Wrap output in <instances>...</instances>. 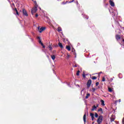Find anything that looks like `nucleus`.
Masks as SVG:
<instances>
[{"label": "nucleus", "mask_w": 124, "mask_h": 124, "mask_svg": "<svg viewBox=\"0 0 124 124\" xmlns=\"http://www.w3.org/2000/svg\"><path fill=\"white\" fill-rule=\"evenodd\" d=\"M102 121H103V116H99L98 119L97 120V123L98 124H100L101 123H102Z\"/></svg>", "instance_id": "1"}, {"label": "nucleus", "mask_w": 124, "mask_h": 124, "mask_svg": "<svg viewBox=\"0 0 124 124\" xmlns=\"http://www.w3.org/2000/svg\"><path fill=\"white\" fill-rule=\"evenodd\" d=\"M22 13L24 16H26V17H28L29 16V15H28L27 11L25 9H22Z\"/></svg>", "instance_id": "2"}, {"label": "nucleus", "mask_w": 124, "mask_h": 124, "mask_svg": "<svg viewBox=\"0 0 124 124\" xmlns=\"http://www.w3.org/2000/svg\"><path fill=\"white\" fill-rule=\"evenodd\" d=\"M36 11H37V9H36V7H33L31 10L32 15H33L34 13H36Z\"/></svg>", "instance_id": "3"}, {"label": "nucleus", "mask_w": 124, "mask_h": 124, "mask_svg": "<svg viewBox=\"0 0 124 124\" xmlns=\"http://www.w3.org/2000/svg\"><path fill=\"white\" fill-rule=\"evenodd\" d=\"M91 85H92V80L91 79L88 80L87 83V88L89 89L90 87H91Z\"/></svg>", "instance_id": "4"}, {"label": "nucleus", "mask_w": 124, "mask_h": 124, "mask_svg": "<svg viewBox=\"0 0 124 124\" xmlns=\"http://www.w3.org/2000/svg\"><path fill=\"white\" fill-rule=\"evenodd\" d=\"M74 1V0H72V1H66L65 2H62V4H66V3H71V2H73Z\"/></svg>", "instance_id": "5"}, {"label": "nucleus", "mask_w": 124, "mask_h": 124, "mask_svg": "<svg viewBox=\"0 0 124 124\" xmlns=\"http://www.w3.org/2000/svg\"><path fill=\"white\" fill-rule=\"evenodd\" d=\"M115 38L116 40H119V39H121V35L119 34H117L115 35Z\"/></svg>", "instance_id": "6"}, {"label": "nucleus", "mask_w": 124, "mask_h": 124, "mask_svg": "<svg viewBox=\"0 0 124 124\" xmlns=\"http://www.w3.org/2000/svg\"><path fill=\"white\" fill-rule=\"evenodd\" d=\"M90 116H91L92 121H93L94 120V114L93 113H91Z\"/></svg>", "instance_id": "7"}, {"label": "nucleus", "mask_w": 124, "mask_h": 124, "mask_svg": "<svg viewBox=\"0 0 124 124\" xmlns=\"http://www.w3.org/2000/svg\"><path fill=\"white\" fill-rule=\"evenodd\" d=\"M109 4L111 5V6H115V3L111 0H109Z\"/></svg>", "instance_id": "8"}, {"label": "nucleus", "mask_w": 124, "mask_h": 124, "mask_svg": "<svg viewBox=\"0 0 124 124\" xmlns=\"http://www.w3.org/2000/svg\"><path fill=\"white\" fill-rule=\"evenodd\" d=\"M114 78H115V77H113L110 78L109 79H108V81L109 82V83H111V82H113Z\"/></svg>", "instance_id": "9"}, {"label": "nucleus", "mask_w": 124, "mask_h": 124, "mask_svg": "<svg viewBox=\"0 0 124 124\" xmlns=\"http://www.w3.org/2000/svg\"><path fill=\"white\" fill-rule=\"evenodd\" d=\"M14 12H16V15L19 16V12H18V10H17V8H15L14 9Z\"/></svg>", "instance_id": "10"}, {"label": "nucleus", "mask_w": 124, "mask_h": 124, "mask_svg": "<svg viewBox=\"0 0 124 124\" xmlns=\"http://www.w3.org/2000/svg\"><path fill=\"white\" fill-rule=\"evenodd\" d=\"M46 28L45 27H42L41 28H40V30H39V32L40 33H41V32H42V31H45V30L46 29Z\"/></svg>", "instance_id": "11"}, {"label": "nucleus", "mask_w": 124, "mask_h": 124, "mask_svg": "<svg viewBox=\"0 0 124 124\" xmlns=\"http://www.w3.org/2000/svg\"><path fill=\"white\" fill-rule=\"evenodd\" d=\"M86 117H87V116H86V114H84V115L83 116V121H84V124L86 123Z\"/></svg>", "instance_id": "12"}, {"label": "nucleus", "mask_w": 124, "mask_h": 124, "mask_svg": "<svg viewBox=\"0 0 124 124\" xmlns=\"http://www.w3.org/2000/svg\"><path fill=\"white\" fill-rule=\"evenodd\" d=\"M58 45H59V47H60L61 48V49L63 48V46H62V44L61 43H59Z\"/></svg>", "instance_id": "13"}, {"label": "nucleus", "mask_w": 124, "mask_h": 124, "mask_svg": "<svg viewBox=\"0 0 124 124\" xmlns=\"http://www.w3.org/2000/svg\"><path fill=\"white\" fill-rule=\"evenodd\" d=\"M66 49H67L68 51H70V50H71V47H70V46H66Z\"/></svg>", "instance_id": "14"}, {"label": "nucleus", "mask_w": 124, "mask_h": 124, "mask_svg": "<svg viewBox=\"0 0 124 124\" xmlns=\"http://www.w3.org/2000/svg\"><path fill=\"white\" fill-rule=\"evenodd\" d=\"M90 96H91V94L87 93L86 96H85L86 99H88V98H89V97H90Z\"/></svg>", "instance_id": "15"}, {"label": "nucleus", "mask_w": 124, "mask_h": 124, "mask_svg": "<svg viewBox=\"0 0 124 124\" xmlns=\"http://www.w3.org/2000/svg\"><path fill=\"white\" fill-rule=\"evenodd\" d=\"M97 107L95 106H93V108L91 109V111H94V109H97Z\"/></svg>", "instance_id": "16"}, {"label": "nucleus", "mask_w": 124, "mask_h": 124, "mask_svg": "<svg viewBox=\"0 0 124 124\" xmlns=\"http://www.w3.org/2000/svg\"><path fill=\"white\" fill-rule=\"evenodd\" d=\"M98 112H101L102 114H103V110L102 109V108H100L98 109Z\"/></svg>", "instance_id": "17"}, {"label": "nucleus", "mask_w": 124, "mask_h": 124, "mask_svg": "<svg viewBox=\"0 0 124 124\" xmlns=\"http://www.w3.org/2000/svg\"><path fill=\"white\" fill-rule=\"evenodd\" d=\"M58 30V31H59V32H61V31H62V28L61 27H58L57 28Z\"/></svg>", "instance_id": "18"}, {"label": "nucleus", "mask_w": 124, "mask_h": 124, "mask_svg": "<svg viewBox=\"0 0 124 124\" xmlns=\"http://www.w3.org/2000/svg\"><path fill=\"white\" fill-rule=\"evenodd\" d=\"M51 59L53 61H55V59H56V56L55 55H51Z\"/></svg>", "instance_id": "19"}, {"label": "nucleus", "mask_w": 124, "mask_h": 124, "mask_svg": "<svg viewBox=\"0 0 124 124\" xmlns=\"http://www.w3.org/2000/svg\"><path fill=\"white\" fill-rule=\"evenodd\" d=\"M101 105L104 106L105 104H104V101L103 100H101Z\"/></svg>", "instance_id": "20"}, {"label": "nucleus", "mask_w": 124, "mask_h": 124, "mask_svg": "<svg viewBox=\"0 0 124 124\" xmlns=\"http://www.w3.org/2000/svg\"><path fill=\"white\" fill-rule=\"evenodd\" d=\"M48 48H49V50L50 51H52V50L53 49V47H52V46L51 45H49L48 46Z\"/></svg>", "instance_id": "21"}, {"label": "nucleus", "mask_w": 124, "mask_h": 124, "mask_svg": "<svg viewBox=\"0 0 124 124\" xmlns=\"http://www.w3.org/2000/svg\"><path fill=\"white\" fill-rule=\"evenodd\" d=\"M77 76H79V75H80V71L78 70L77 72Z\"/></svg>", "instance_id": "22"}, {"label": "nucleus", "mask_w": 124, "mask_h": 124, "mask_svg": "<svg viewBox=\"0 0 124 124\" xmlns=\"http://www.w3.org/2000/svg\"><path fill=\"white\" fill-rule=\"evenodd\" d=\"M108 92H109L110 93H112V92H113V90H112V88H108Z\"/></svg>", "instance_id": "23"}, {"label": "nucleus", "mask_w": 124, "mask_h": 124, "mask_svg": "<svg viewBox=\"0 0 124 124\" xmlns=\"http://www.w3.org/2000/svg\"><path fill=\"white\" fill-rule=\"evenodd\" d=\"M115 121V118L114 117H112L110 119V122L112 123V122H114Z\"/></svg>", "instance_id": "24"}, {"label": "nucleus", "mask_w": 124, "mask_h": 124, "mask_svg": "<svg viewBox=\"0 0 124 124\" xmlns=\"http://www.w3.org/2000/svg\"><path fill=\"white\" fill-rule=\"evenodd\" d=\"M92 79L93 80H95V79H97V78L96 77H92Z\"/></svg>", "instance_id": "25"}, {"label": "nucleus", "mask_w": 124, "mask_h": 124, "mask_svg": "<svg viewBox=\"0 0 124 124\" xmlns=\"http://www.w3.org/2000/svg\"><path fill=\"white\" fill-rule=\"evenodd\" d=\"M95 118L98 117V114L96 112L95 113Z\"/></svg>", "instance_id": "26"}, {"label": "nucleus", "mask_w": 124, "mask_h": 124, "mask_svg": "<svg viewBox=\"0 0 124 124\" xmlns=\"http://www.w3.org/2000/svg\"><path fill=\"white\" fill-rule=\"evenodd\" d=\"M92 92L94 93L95 92V88H92Z\"/></svg>", "instance_id": "27"}, {"label": "nucleus", "mask_w": 124, "mask_h": 124, "mask_svg": "<svg viewBox=\"0 0 124 124\" xmlns=\"http://www.w3.org/2000/svg\"><path fill=\"white\" fill-rule=\"evenodd\" d=\"M105 80H106V78H105L103 77V78H102V82H105Z\"/></svg>", "instance_id": "28"}, {"label": "nucleus", "mask_w": 124, "mask_h": 124, "mask_svg": "<svg viewBox=\"0 0 124 124\" xmlns=\"http://www.w3.org/2000/svg\"><path fill=\"white\" fill-rule=\"evenodd\" d=\"M82 76H83V78H86V75H85L84 73H83V74H82Z\"/></svg>", "instance_id": "29"}, {"label": "nucleus", "mask_w": 124, "mask_h": 124, "mask_svg": "<svg viewBox=\"0 0 124 124\" xmlns=\"http://www.w3.org/2000/svg\"><path fill=\"white\" fill-rule=\"evenodd\" d=\"M37 29H38V31H40V27H37Z\"/></svg>", "instance_id": "30"}, {"label": "nucleus", "mask_w": 124, "mask_h": 124, "mask_svg": "<svg viewBox=\"0 0 124 124\" xmlns=\"http://www.w3.org/2000/svg\"><path fill=\"white\" fill-rule=\"evenodd\" d=\"M98 85H99V82H97L96 83V86H98Z\"/></svg>", "instance_id": "31"}, {"label": "nucleus", "mask_w": 124, "mask_h": 124, "mask_svg": "<svg viewBox=\"0 0 124 124\" xmlns=\"http://www.w3.org/2000/svg\"><path fill=\"white\" fill-rule=\"evenodd\" d=\"M34 7H36V9H37V7H38V5H37V4H36Z\"/></svg>", "instance_id": "32"}, {"label": "nucleus", "mask_w": 124, "mask_h": 124, "mask_svg": "<svg viewBox=\"0 0 124 124\" xmlns=\"http://www.w3.org/2000/svg\"><path fill=\"white\" fill-rule=\"evenodd\" d=\"M122 124H124V118L122 120Z\"/></svg>", "instance_id": "33"}, {"label": "nucleus", "mask_w": 124, "mask_h": 124, "mask_svg": "<svg viewBox=\"0 0 124 124\" xmlns=\"http://www.w3.org/2000/svg\"><path fill=\"white\" fill-rule=\"evenodd\" d=\"M39 44H41V43H42V42H41V40H40L39 41Z\"/></svg>", "instance_id": "34"}, {"label": "nucleus", "mask_w": 124, "mask_h": 124, "mask_svg": "<svg viewBox=\"0 0 124 124\" xmlns=\"http://www.w3.org/2000/svg\"><path fill=\"white\" fill-rule=\"evenodd\" d=\"M35 17H38V15L37 14L35 15Z\"/></svg>", "instance_id": "35"}, {"label": "nucleus", "mask_w": 124, "mask_h": 124, "mask_svg": "<svg viewBox=\"0 0 124 124\" xmlns=\"http://www.w3.org/2000/svg\"><path fill=\"white\" fill-rule=\"evenodd\" d=\"M74 67H77V64H75V65L74 66Z\"/></svg>", "instance_id": "36"}, {"label": "nucleus", "mask_w": 124, "mask_h": 124, "mask_svg": "<svg viewBox=\"0 0 124 124\" xmlns=\"http://www.w3.org/2000/svg\"><path fill=\"white\" fill-rule=\"evenodd\" d=\"M40 44L42 46H43L44 45L43 43H41Z\"/></svg>", "instance_id": "37"}, {"label": "nucleus", "mask_w": 124, "mask_h": 124, "mask_svg": "<svg viewBox=\"0 0 124 124\" xmlns=\"http://www.w3.org/2000/svg\"><path fill=\"white\" fill-rule=\"evenodd\" d=\"M69 57H70V55H69V54H67V58H69Z\"/></svg>", "instance_id": "38"}, {"label": "nucleus", "mask_w": 124, "mask_h": 124, "mask_svg": "<svg viewBox=\"0 0 124 124\" xmlns=\"http://www.w3.org/2000/svg\"><path fill=\"white\" fill-rule=\"evenodd\" d=\"M43 48L44 49V48H45V46H43Z\"/></svg>", "instance_id": "39"}, {"label": "nucleus", "mask_w": 124, "mask_h": 124, "mask_svg": "<svg viewBox=\"0 0 124 124\" xmlns=\"http://www.w3.org/2000/svg\"><path fill=\"white\" fill-rule=\"evenodd\" d=\"M86 19H89V16H86Z\"/></svg>", "instance_id": "40"}, {"label": "nucleus", "mask_w": 124, "mask_h": 124, "mask_svg": "<svg viewBox=\"0 0 124 124\" xmlns=\"http://www.w3.org/2000/svg\"><path fill=\"white\" fill-rule=\"evenodd\" d=\"M37 38L38 39H40V37H38Z\"/></svg>", "instance_id": "41"}, {"label": "nucleus", "mask_w": 124, "mask_h": 124, "mask_svg": "<svg viewBox=\"0 0 124 124\" xmlns=\"http://www.w3.org/2000/svg\"><path fill=\"white\" fill-rule=\"evenodd\" d=\"M121 99H119V102H121Z\"/></svg>", "instance_id": "42"}, {"label": "nucleus", "mask_w": 124, "mask_h": 124, "mask_svg": "<svg viewBox=\"0 0 124 124\" xmlns=\"http://www.w3.org/2000/svg\"><path fill=\"white\" fill-rule=\"evenodd\" d=\"M122 41L124 42V39H123Z\"/></svg>", "instance_id": "43"}, {"label": "nucleus", "mask_w": 124, "mask_h": 124, "mask_svg": "<svg viewBox=\"0 0 124 124\" xmlns=\"http://www.w3.org/2000/svg\"><path fill=\"white\" fill-rule=\"evenodd\" d=\"M98 107V105H97L96 107Z\"/></svg>", "instance_id": "44"}, {"label": "nucleus", "mask_w": 124, "mask_h": 124, "mask_svg": "<svg viewBox=\"0 0 124 124\" xmlns=\"http://www.w3.org/2000/svg\"><path fill=\"white\" fill-rule=\"evenodd\" d=\"M77 4H78V1H77Z\"/></svg>", "instance_id": "45"}, {"label": "nucleus", "mask_w": 124, "mask_h": 124, "mask_svg": "<svg viewBox=\"0 0 124 124\" xmlns=\"http://www.w3.org/2000/svg\"><path fill=\"white\" fill-rule=\"evenodd\" d=\"M81 92H83V90H82Z\"/></svg>", "instance_id": "46"}]
</instances>
